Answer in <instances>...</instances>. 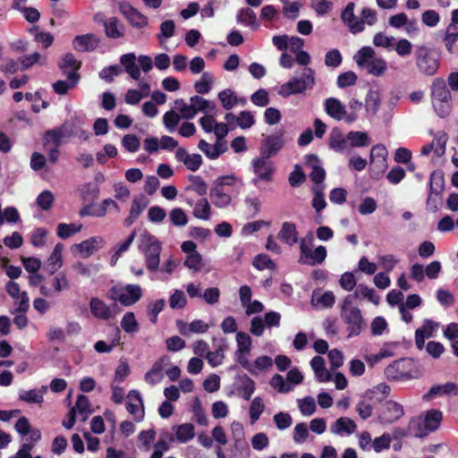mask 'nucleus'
Masks as SVG:
<instances>
[{"label":"nucleus","mask_w":458,"mask_h":458,"mask_svg":"<svg viewBox=\"0 0 458 458\" xmlns=\"http://www.w3.org/2000/svg\"><path fill=\"white\" fill-rule=\"evenodd\" d=\"M174 108L178 111L180 116L183 119L190 120L195 117L191 101L187 103L182 98L176 99L174 101Z\"/></svg>","instance_id":"55"},{"label":"nucleus","mask_w":458,"mask_h":458,"mask_svg":"<svg viewBox=\"0 0 458 458\" xmlns=\"http://www.w3.org/2000/svg\"><path fill=\"white\" fill-rule=\"evenodd\" d=\"M81 225L61 223L57 225L56 234L61 239H67L81 232Z\"/></svg>","instance_id":"52"},{"label":"nucleus","mask_w":458,"mask_h":458,"mask_svg":"<svg viewBox=\"0 0 458 458\" xmlns=\"http://www.w3.org/2000/svg\"><path fill=\"white\" fill-rule=\"evenodd\" d=\"M432 105L441 118L450 114L452 110V96L443 79H436L431 89Z\"/></svg>","instance_id":"6"},{"label":"nucleus","mask_w":458,"mask_h":458,"mask_svg":"<svg viewBox=\"0 0 458 458\" xmlns=\"http://www.w3.org/2000/svg\"><path fill=\"white\" fill-rule=\"evenodd\" d=\"M335 297L332 292L319 293L313 292L311 304L318 309H327L334 305Z\"/></svg>","instance_id":"35"},{"label":"nucleus","mask_w":458,"mask_h":458,"mask_svg":"<svg viewBox=\"0 0 458 458\" xmlns=\"http://www.w3.org/2000/svg\"><path fill=\"white\" fill-rule=\"evenodd\" d=\"M448 135L444 131H437L434 134L431 144L434 145V152L437 156L441 157L444 155Z\"/></svg>","instance_id":"51"},{"label":"nucleus","mask_w":458,"mask_h":458,"mask_svg":"<svg viewBox=\"0 0 458 458\" xmlns=\"http://www.w3.org/2000/svg\"><path fill=\"white\" fill-rule=\"evenodd\" d=\"M61 127L65 131L66 138L77 137L81 140L89 139V132L83 129L82 122L77 118L66 121Z\"/></svg>","instance_id":"22"},{"label":"nucleus","mask_w":458,"mask_h":458,"mask_svg":"<svg viewBox=\"0 0 458 458\" xmlns=\"http://www.w3.org/2000/svg\"><path fill=\"white\" fill-rule=\"evenodd\" d=\"M284 144V140L282 136H268L261 142L260 157L269 159L278 153Z\"/></svg>","instance_id":"18"},{"label":"nucleus","mask_w":458,"mask_h":458,"mask_svg":"<svg viewBox=\"0 0 458 458\" xmlns=\"http://www.w3.org/2000/svg\"><path fill=\"white\" fill-rule=\"evenodd\" d=\"M416 64L419 70L427 74L433 75L438 69V61L431 55L428 47L421 46L416 51Z\"/></svg>","instance_id":"11"},{"label":"nucleus","mask_w":458,"mask_h":458,"mask_svg":"<svg viewBox=\"0 0 458 458\" xmlns=\"http://www.w3.org/2000/svg\"><path fill=\"white\" fill-rule=\"evenodd\" d=\"M139 250L144 255L148 269L157 270L160 263L161 242L148 232H143L138 242Z\"/></svg>","instance_id":"4"},{"label":"nucleus","mask_w":458,"mask_h":458,"mask_svg":"<svg viewBox=\"0 0 458 458\" xmlns=\"http://www.w3.org/2000/svg\"><path fill=\"white\" fill-rule=\"evenodd\" d=\"M236 123L242 130L250 129L255 123L253 114L250 111L240 112L236 118Z\"/></svg>","instance_id":"64"},{"label":"nucleus","mask_w":458,"mask_h":458,"mask_svg":"<svg viewBox=\"0 0 458 458\" xmlns=\"http://www.w3.org/2000/svg\"><path fill=\"white\" fill-rule=\"evenodd\" d=\"M190 185L189 190L193 191L199 196H204L208 191V185L206 182L198 175L189 176Z\"/></svg>","instance_id":"59"},{"label":"nucleus","mask_w":458,"mask_h":458,"mask_svg":"<svg viewBox=\"0 0 458 458\" xmlns=\"http://www.w3.org/2000/svg\"><path fill=\"white\" fill-rule=\"evenodd\" d=\"M353 296H347L341 307L340 316L347 326L348 337L359 335L366 327L360 310L353 305Z\"/></svg>","instance_id":"3"},{"label":"nucleus","mask_w":458,"mask_h":458,"mask_svg":"<svg viewBox=\"0 0 458 458\" xmlns=\"http://www.w3.org/2000/svg\"><path fill=\"white\" fill-rule=\"evenodd\" d=\"M239 181V178L233 174L217 177L209 190L211 203L220 209L228 208L233 202V197L230 192L225 191V187H233Z\"/></svg>","instance_id":"2"},{"label":"nucleus","mask_w":458,"mask_h":458,"mask_svg":"<svg viewBox=\"0 0 458 458\" xmlns=\"http://www.w3.org/2000/svg\"><path fill=\"white\" fill-rule=\"evenodd\" d=\"M310 367L319 383H326L332 380V374L327 369L325 360L321 356L312 358Z\"/></svg>","instance_id":"28"},{"label":"nucleus","mask_w":458,"mask_h":458,"mask_svg":"<svg viewBox=\"0 0 458 458\" xmlns=\"http://www.w3.org/2000/svg\"><path fill=\"white\" fill-rule=\"evenodd\" d=\"M214 76L210 72H203L199 80L194 83V89L198 94H208L214 85Z\"/></svg>","instance_id":"47"},{"label":"nucleus","mask_w":458,"mask_h":458,"mask_svg":"<svg viewBox=\"0 0 458 458\" xmlns=\"http://www.w3.org/2000/svg\"><path fill=\"white\" fill-rule=\"evenodd\" d=\"M441 420L442 412L437 410L428 411L423 418L425 425L428 428L429 433L438 428Z\"/></svg>","instance_id":"54"},{"label":"nucleus","mask_w":458,"mask_h":458,"mask_svg":"<svg viewBox=\"0 0 458 458\" xmlns=\"http://www.w3.org/2000/svg\"><path fill=\"white\" fill-rule=\"evenodd\" d=\"M136 61H138V58L134 53L125 54L120 57V63L123 66L124 71L131 79L138 81L140 77V69L137 65Z\"/></svg>","instance_id":"29"},{"label":"nucleus","mask_w":458,"mask_h":458,"mask_svg":"<svg viewBox=\"0 0 458 458\" xmlns=\"http://www.w3.org/2000/svg\"><path fill=\"white\" fill-rule=\"evenodd\" d=\"M329 147L336 152H344L350 149L349 139L338 129H334L329 135Z\"/></svg>","instance_id":"30"},{"label":"nucleus","mask_w":458,"mask_h":458,"mask_svg":"<svg viewBox=\"0 0 458 458\" xmlns=\"http://www.w3.org/2000/svg\"><path fill=\"white\" fill-rule=\"evenodd\" d=\"M273 363L274 361L271 357L267 355H261L257 357L253 362H250L249 360L247 364H244L242 368L251 375L256 376L262 371L270 369L273 366Z\"/></svg>","instance_id":"23"},{"label":"nucleus","mask_w":458,"mask_h":458,"mask_svg":"<svg viewBox=\"0 0 458 458\" xmlns=\"http://www.w3.org/2000/svg\"><path fill=\"white\" fill-rule=\"evenodd\" d=\"M181 119L180 114L174 110L168 111L163 115L164 125L169 132L174 131Z\"/></svg>","instance_id":"60"},{"label":"nucleus","mask_w":458,"mask_h":458,"mask_svg":"<svg viewBox=\"0 0 458 458\" xmlns=\"http://www.w3.org/2000/svg\"><path fill=\"white\" fill-rule=\"evenodd\" d=\"M251 165L255 174L251 182L255 186H258L259 182H268L273 180L276 167L272 161L259 156L252 160Z\"/></svg>","instance_id":"9"},{"label":"nucleus","mask_w":458,"mask_h":458,"mask_svg":"<svg viewBox=\"0 0 458 458\" xmlns=\"http://www.w3.org/2000/svg\"><path fill=\"white\" fill-rule=\"evenodd\" d=\"M63 250L64 246L61 243H57L49 258L47 259V267L50 273L54 274L63 266Z\"/></svg>","instance_id":"43"},{"label":"nucleus","mask_w":458,"mask_h":458,"mask_svg":"<svg viewBox=\"0 0 458 458\" xmlns=\"http://www.w3.org/2000/svg\"><path fill=\"white\" fill-rule=\"evenodd\" d=\"M352 296H353V299L367 298L375 305H377L380 301V297L376 293V291L373 288H369L364 284H360Z\"/></svg>","instance_id":"49"},{"label":"nucleus","mask_w":458,"mask_h":458,"mask_svg":"<svg viewBox=\"0 0 458 458\" xmlns=\"http://www.w3.org/2000/svg\"><path fill=\"white\" fill-rule=\"evenodd\" d=\"M123 25L115 17H111L105 21V34L107 38L116 39L124 35Z\"/></svg>","instance_id":"36"},{"label":"nucleus","mask_w":458,"mask_h":458,"mask_svg":"<svg viewBox=\"0 0 458 458\" xmlns=\"http://www.w3.org/2000/svg\"><path fill=\"white\" fill-rule=\"evenodd\" d=\"M354 3H349L342 13L341 18L352 33L360 32L364 30L363 21L354 14Z\"/></svg>","instance_id":"20"},{"label":"nucleus","mask_w":458,"mask_h":458,"mask_svg":"<svg viewBox=\"0 0 458 458\" xmlns=\"http://www.w3.org/2000/svg\"><path fill=\"white\" fill-rule=\"evenodd\" d=\"M192 215L195 218L208 221L211 216V206L205 198L199 199L193 207Z\"/></svg>","instance_id":"42"},{"label":"nucleus","mask_w":458,"mask_h":458,"mask_svg":"<svg viewBox=\"0 0 458 458\" xmlns=\"http://www.w3.org/2000/svg\"><path fill=\"white\" fill-rule=\"evenodd\" d=\"M59 67L67 75L68 79H80L77 71L81 67V62L77 61L72 54H65L59 64Z\"/></svg>","instance_id":"25"},{"label":"nucleus","mask_w":458,"mask_h":458,"mask_svg":"<svg viewBox=\"0 0 458 458\" xmlns=\"http://www.w3.org/2000/svg\"><path fill=\"white\" fill-rule=\"evenodd\" d=\"M437 327V323L430 319H425L422 326L417 328L415 331V344L419 350L423 349L425 340L433 336V334Z\"/></svg>","instance_id":"21"},{"label":"nucleus","mask_w":458,"mask_h":458,"mask_svg":"<svg viewBox=\"0 0 458 458\" xmlns=\"http://www.w3.org/2000/svg\"><path fill=\"white\" fill-rule=\"evenodd\" d=\"M217 97L225 110H231L237 105L244 106L246 104V99L238 98L230 89L220 91Z\"/></svg>","instance_id":"31"},{"label":"nucleus","mask_w":458,"mask_h":458,"mask_svg":"<svg viewBox=\"0 0 458 458\" xmlns=\"http://www.w3.org/2000/svg\"><path fill=\"white\" fill-rule=\"evenodd\" d=\"M385 375L391 380L411 378V362L404 359L394 360L386 368Z\"/></svg>","instance_id":"14"},{"label":"nucleus","mask_w":458,"mask_h":458,"mask_svg":"<svg viewBox=\"0 0 458 458\" xmlns=\"http://www.w3.org/2000/svg\"><path fill=\"white\" fill-rule=\"evenodd\" d=\"M403 414V406L390 400L382 405L378 415V421L383 425L392 424L402 418Z\"/></svg>","instance_id":"15"},{"label":"nucleus","mask_w":458,"mask_h":458,"mask_svg":"<svg viewBox=\"0 0 458 458\" xmlns=\"http://www.w3.org/2000/svg\"><path fill=\"white\" fill-rule=\"evenodd\" d=\"M270 386L280 394H287L293 391V386L288 384L280 374H276L271 377Z\"/></svg>","instance_id":"56"},{"label":"nucleus","mask_w":458,"mask_h":458,"mask_svg":"<svg viewBox=\"0 0 458 458\" xmlns=\"http://www.w3.org/2000/svg\"><path fill=\"white\" fill-rule=\"evenodd\" d=\"M123 13L131 26L144 28L148 25V18L135 8L131 6L124 7Z\"/></svg>","instance_id":"34"},{"label":"nucleus","mask_w":458,"mask_h":458,"mask_svg":"<svg viewBox=\"0 0 458 458\" xmlns=\"http://www.w3.org/2000/svg\"><path fill=\"white\" fill-rule=\"evenodd\" d=\"M324 105L326 113L335 120H344L348 123L357 120L356 114H347L344 105L335 98H327Z\"/></svg>","instance_id":"10"},{"label":"nucleus","mask_w":458,"mask_h":458,"mask_svg":"<svg viewBox=\"0 0 458 458\" xmlns=\"http://www.w3.org/2000/svg\"><path fill=\"white\" fill-rule=\"evenodd\" d=\"M356 424L352 420L347 417L339 418L330 428V430L335 435L345 433L350 435L354 432Z\"/></svg>","instance_id":"37"},{"label":"nucleus","mask_w":458,"mask_h":458,"mask_svg":"<svg viewBox=\"0 0 458 458\" xmlns=\"http://www.w3.org/2000/svg\"><path fill=\"white\" fill-rule=\"evenodd\" d=\"M175 437L179 442H188L194 437V427L190 423H184L176 427Z\"/></svg>","instance_id":"53"},{"label":"nucleus","mask_w":458,"mask_h":458,"mask_svg":"<svg viewBox=\"0 0 458 458\" xmlns=\"http://www.w3.org/2000/svg\"><path fill=\"white\" fill-rule=\"evenodd\" d=\"M190 101L191 102L194 115H196L198 113L207 114L208 112H214L216 110V106L214 104L198 95L191 97Z\"/></svg>","instance_id":"44"},{"label":"nucleus","mask_w":458,"mask_h":458,"mask_svg":"<svg viewBox=\"0 0 458 458\" xmlns=\"http://www.w3.org/2000/svg\"><path fill=\"white\" fill-rule=\"evenodd\" d=\"M381 94L378 90L370 89L365 98V110L368 114L375 115L381 105Z\"/></svg>","instance_id":"40"},{"label":"nucleus","mask_w":458,"mask_h":458,"mask_svg":"<svg viewBox=\"0 0 458 458\" xmlns=\"http://www.w3.org/2000/svg\"><path fill=\"white\" fill-rule=\"evenodd\" d=\"M99 40L94 34L76 36L72 46L75 50L81 52L93 51L98 46Z\"/></svg>","instance_id":"27"},{"label":"nucleus","mask_w":458,"mask_h":458,"mask_svg":"<svg viewBox=\"0 0 458 458\" xmlns=\"http://www.w3.org/2000/svg\"><path fill=\"white\" fill-rule=\"evenodd\" d=\"M142 288L139 284H115L112 286L107 293V298L117 301L121 305L130 307L137 303L142 298Z\"/></svg>","instance_id":"7"},{"label":"nucleus","mask_w":458,"mask_h":458,"mask_svg":"<svg viewBox=\"0 0 458 458\" xmlns=\"http://www.w3.org/2000/svg\"><path fill=\"white\" fill-rule=\"evenodd\" d=\"M237 350L234 352L236 361L243 367L247 364L250 356L252 340L250 336L244 332H238L236 335Z\"/></svg>","instance_id":"16"},{"label":"nucleus","mask_w":458,"mask_h":458,"mask_svg":"<svg viewBox=\"0 0 458 458\" xmlns=\"http://www.w3.org/2000/svg\"><path fill=\"white\" fill-rule=\"evenodd\" d=\"M65 137V131L62 127H57L46 131L44 135V147H59Z\"/></svg>","instance_id":"38"},{"label":"nucleus","mask_w":458,"mask_h":458,"mask_svg":"<svg viewBox=\"0 0 458 458\" xmlns=\"http://www.w3.org/2000/svg\"><path fill=\"white\" fill-rule=\"evenodd\" d=\"M458 394V386L454 383L448 382L445 385L433 386L427 394L423 395V400L430 401L436 396Z\"/></svg>","instance_id":"26"},{"label":"nucleus","mask_w":458,"mask_h":458,"mask_svg":"<svg viewBox=\"0 0 458 458\" xmlns=\"http://www.w3.org/2000/svg\"><path fill=\"white\" fill-rule=\"evenodd\" d=\"M387 150L384 145L374 146L370 151V165L373 176H381L387 168Z\"/></svg>","instance_id":"13"},{"label":"nucleus","mask_w":458,"mask_h":458,"mask_svg":"<svg viewBox=\"0 0 458 458\" xmlns=\"http://www.w3.org/2000/svg\"><path fill=\"white\" fill-rule=\"evenodd\" d=\"M147 207L144 198H136L132 200L129 216L125 219L126 225H131Z\"/></svg>","instance_id":"46"},{"label":"nucleus","mask_w":458,"mask_h":458,"mask_svg":"<svg viewBox=\"0 0 458 458\" xmlns=\"http://www.w3.org/2000/svg\"><path fill=\"white\" fill-rule=\"evenodd\" d=\"M354 60L359 67L374 76L383 75L387 69L386 60L377 57L375 50L370 47H361L354 55Z\"/></svg>","instance_id":"5"},{"label":"nucleus","mask_w":458,"mask_h":458,"mask_svg":"<svg viewBox=\"0 0 458 458\" xmlns=\"http://www.w3.org/2000/svg\"><path fill=\"white\" fill-rule=\"evenodd\" d=\"M89 310L95 318L102 320H109L115 316L111 307L98 297L90 299Z\"/></svg>","instance_id":"19"},{"label":"nucleus","mask_w":458,"mask_h":458,"mask_svg":"<svg viewBox=\"0 0 458 458\" xmlns=\"http://www.w3.org/2000/svg\"><path fill=\"white\" fill-rule=\"evenodd\" d=\"M407 430L409 435L415 437H422L429 433L422 417H417L411 420Z\"/></svg>","instance_id":"45"},{"label":"nucleus","mask_w":458,"mask_h":458,"mask_svg":"<svg viewBox=\"0 0 458 458\" xmlns=\"http://www.w3.org/2000/svg\"><path fill=\"white\" fill-rule=\"evenodd\" d=\"M225 345H219L216 351L207 352L206 359L208 364L215 368L221 365L225 359Z\"/></svg>","instance_id":"57"},{"label":"nucleus","mask_w":458,"mask_h":458,"mask_svg":"<svg viewBox=\"0 0 458 458\" xmlns=\"http://www.w3.org/2000/svg\"><path fill=\"white\" fill-rule=\"evenodd\" d=\"M47 392V386H43L39 389H31L28 391H21L19 399L28 403L39 404L44 401V395Z\"/></svg>","instance_id":"32"},{"label":"nucleus","mask_w":458,"mask_h":458,"mask_svg":"<svg viewBox=\"0 0 458 458\" xmlns=\"http://www.w3.org/2000/svg\"><path fill=\"white\" fill-rule=\"evenodd\" d=\"M252 264L259 270H263V269L275 270L276 267L275 262L266 254L257 255L255 257Z\"/></svg>","instance_id":"63"},{"label":"nucleus","mask_w":458,"mask_h":458,"mask_svg":"<svg viewBox=\"0 0 458 458\" xmlns=\"http://www.w3.org/2000/svg\"><path fill=\"white\" fill-rule=\"evenodd\" d=\"M315 71L310 67H305L300 75H294L288 81L278 88L277 93L282 98H289L292 95L302 94L310 90L316 84Z\"/></svg>","instance_id":"1"},{"label":"nucleus","mask_w":458,"mask_h":458,"mask_svg":"<svg viewBox=\"0 0 458 458\" xmlns=\"http://www.w3.org/2000/svg\"><path fill=\"white\" fill-rule=\"evenodd\" d=\"M169 218L175 226H185L188 224V216L181 208H174L169 213Z\"/></svg>","instance_id":"62"},{"label":"nucleus","mask_w":458,"mask_h":458,"mask_svg":"<svg viewBox=\"0 0 458 458\" xmlns=\"http://www.w3.org/2000/svg\"><path fill=\"white\" fill-rule=\"evenodd\" d=\"M169 362L170 359L167 356H163L155 361L151 369L144 375L145 381L150 386L160 383L164 378L165 369Z\"/></svg>","instance_id":"17"},{"label":"nucleus","mask_w":458,"mask_h":458,"mask_svg":"<svg viewBox=\"0 0 458 458\" xmlns=\"http://www.w3.org/2000/svg\"><path fill=\"white\" fill-rule=\"evenodd\" d=\"M176 325L179 332L183 335H189L191 334H204L209 328V325L201 319H196L191 323L177 321Z\"/></svg>","instance_id":"24"},{"label":"nucleus","mask_w":458,"mask_h":458,"mask_svg":"<svg viewBox=\"0 0 458 458\" xmlns=\"http://www.w3.org/2000/svg\"><path fill=\"white\" fill-rule=\"evenodd\" d=\"M106 245V241L102 236H93L80 243L74 244L72 247L73 251H76L80 257L88 259L103 249Z\"/></svg>","instance_id":"12"},{"label":"nucleus","mask_w":458,"mask_h":458,"mask_svg":"<svg viewBox=\"0 0 458 458\" xmlns=\"http://www.w3.org/2000/svg\"><path fill=\"white\" fill-rule=\"evenodd\" d=\"M278 237L290 246L295 244L298 242V233L295 225L288 222L284 223L278 233Z\"/></svg>","instance_id":"39"},{"label":"nucleus","mask_w":458,"mask_h":458,"mask_svg":"<svg viewBox=\"0 0 458 458\" xmlns=\"http://www.w3.org/2000/svg\"><path fill=\"white\" fill-rule=\"evenodd\" d=\"M121 327L126 333H135L139 330V324L133 312H126L121 320Z\"/></svg>","instance_id":"58"},{"label":"nucleus","mask_w":458,"mask_h":458,"mask_svg":"<svg viewBox=\"0 0 458 458\" xmlns=\"http://www.w3.org/2000/svg\"><path fill=\"white\" fill-rule=\"evenodd\" d=\"M237 21L240 23L248 24L256 30L259 28L257 17L255 13L250 8H242L237 13Z\"/></svg>","instance_id":"50"},{"label":"nucleus","mask_w":458,"mask_h":458,"mask_svg":"<svg viewBox=\"0 0 458 458\" xmlns=\"http://www.w3.org/2000/svg\"><path fill=\"white\" fill-rule=\"evenodd\" d=\"M71 411H74L75 414L78 413L83 421L93 412L89 398L83 394L78 395L75 406Z\"/></svg>","instance_id":"41"},{"label":"nucleus","mask_w":458,"mask_h":458,"mask_svg":"<svg viewBox=\"0 0 458 458\" xmlns=\"http://www.w3.org/2000/svg\"><path fill=\"white\" fill-rule=\"evenodd\" d=\"M299 409L302 415L311 416L316 411V403L313 397L306 396L298 400Z\"/></svg>","instance_id":"61"},{"label":"nucleus","mask_w":458,"mask_h":458,"mask_svg":"<svg viewBox=\"0 0 458 458\" xmlns=\"http://www.w3.org/2000/svg\"><path fill=\"white\" fill-rule=\"evenodd\" d=\"M312 234L301 240L299 263L302 265L316 266L321 264L327 258V250L318 246L312 250Z\"/></svg>","instance_id":"8"},{"label":"nucleus","mask_w":458,"mask_h":458,"mask_svg":"<svg viewBox=\"0 0 458 458\" xmlns=\"http://www.w3.org/2000/svg\"><path fill=\"white\" fill-rule=\"evenodd\" d=\"M307 165L311 169L310 174V179L315 183H320L325 179V170L321 167L318 157L314 155L307 156L306 157Z\"/></svg>","instance_id":"33"},{"label":"nucleus","mask_w":458,"mask_h":458,"mask_svg":"<svg viewBox=\"0 0 458 458\" xmlns=\"http://www.w3.org/2000/svg\"><path fill=\"white\" fill-rule=\"evenodd\" d=\"M350 148L357 147H366L370 144L369 137L365 131H350L347 134Z\"/></svg>","instance_id":"48"}]
</instances>
